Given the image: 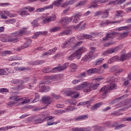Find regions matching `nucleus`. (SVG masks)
Masks as SVG:
<instances>
[{
    "instance_id": "55",
    "label": "nucleus",
    "mask_w": 131,
    "mask_h": 131,
    "mask_svg": "<svg viewBox=\"0 0 131 131\" xmlns=\"http://www.w3.org/2000/svg\"><path fill=\"white\" fill-rule=\"evenodd\" d=\"M128 28L127 26L121 27L118 29L119 31H121V30H126Z\"/></svg>"
},
{
    "instance_id": "24",
    "label": "nucleus",
    "mask_w": 131,
    "mask_h": 131,
    "mask_svg": "<svg viewBox=\"0 0 131 131\" xmlns=\"http://www.w3.org/2000/svg\"><path fill=\"white\" fill-rule=\"evenodd\" d=\"M130 57V55L129 54H123L121 56L120 58L119 57V61H124V60H126V59H128Z\"/></svg>"
},
{
    "instance_id": "40",
    "label": "nucleus",
    "mask_w": 131,
    "mask_h": 131,
    "mask_svg": "<svg viewBox=\"0 0 131 131\" xmlns=\"http://www.w3.org/2000/svg\"><path fill=\"white\" fill-rule=\"evenodd\" d=\"M20 35H19V32L13 33L11 34V38H14V37H19Z\"/></svg>"
},
{
    "instance_id": "60",
    "label": "nucleus",
    "mask_w": 131,
    "mask_h": 131,
    "mask_svg": "<svg viewBox=\"0 0 131 131\" xmlns=\"http://www.w3.org/2000/svg\"><path fill=\"white\" fill-rule=\"evenodd\" d=\"M32 24L34 27H37V20L35 19L33 20V21L32 23Z\"/></svg>"
},
{
    "instance_id": "19",
    "label": "nucleus",
    "mask_w": 131,
    "mask_h": 131,
    "mask_svg": "<svg viewBox=\"0 0 131 131\" xmlns=\"http://www.w3.org/2000/svg\"><path fill=\"white\" fill-rule=\"evenodd\" d=\"M31 39H29L27 40V41L25 42V44L23 46H21V50H23L24 49H26L29 47L31 45Z\"/></svg>"
},
{
    "instance_id": "35",
    "label": "nucleus",
    "mask_w": 131,
    "mask_h": 131,
    "mask_svg": "<svg viewBox=\"0 0 131 131\" xmlns=\"http://www.w3.org/2000/svg\"><path fill=\"white\" fill-rule=\"evenodd\" d=\"M57 47H55L52 49H50L49 50L47 53H48V55L49 56H50L51 55H52V54H53V53H55V52H56V51H57Z\"/></svg>"
},
{
    "instance_id": "32",
    "label": "nucleus",
    "mask_w": 131,
    "mask_h": 131,
    "mask_svg": "<svg viewBox=\"0 0 131 131\" xmlns=\"http://www.w3.org/2000/svg\"><path fill=\"white\" fill-rule=\"evenodd\" d=\"M61 29V27L57 26L54 27L53 28L50 29V32H56V31H59V30Z\"/></svg>"
},
{
    "instance_id": "58",
    "label": "nucleus",
    "mask_w": 131,
    "mask_h": 131,
    "mask_svg": "<svg viewBox=\"0 0 131 131\" xmlns=\"http://www.w3.org/2000/svg\"><path fill=\"white\" fill-rule=\"evenodd\" d=\"M0 16L2 19H8V16L4 15V13H3V11L0 12Z\"/></svg>"
},
{
    "instance_id": "50",
    "label": "nucleus",
    "mask_w": 131,
    "mask_h": 131,
    "mask_svg": "<svg viewBox=\"0 0 131 131\" xmlns=\"http://www.w3.org/2000/svg\"><path fill=\"white\" fill-rule=\"evenodd\" d=\"M109 80L111 82H116V81H117V78H115L114 77H112L110 78Z\"/></svg>"
},
{
    "instance_id": "43",
    "label": "nucleus",
    "mask_w": 131,
    "mask_h": 131,
    "mask_svg": "<svg viewBox=\"0 0 131 131\" xmlns=\"http://www.w3.org/2000/svg\"><path fill=\"white\" fill-rule=\"evenodd\" d=\"M37 101H39V95L38 94H36L35 95V98L33 100V103H36V102H37Z\"/></svg>"
},
{
    "instance_id": "20",
    "label": "nucleus",
    "mask_w": 131,
    "mask_h": 131,
    "mask_svg": "<svg viewBox=\"0 0 131 131\" xmlns=\"http://www.w3.org/2000/svg\"><path fill=\"white\" fill-rule=\"evenodd\" d=\"M115 61H119V57L117 56H114L111 58L110 60L107 61L108 64H112V63H114Z\"/></svg>"
},
{
    "instance_id": "12",
    "label": "nucleus",
    "mask_w": 131,
    "mask_h": 131,
    "mask_svg": "<svg viewBox=\"0 0 131 131\" xmlns=\"http://www.w3.org/2000/svg\"><path fill=\"white\" fill-rule=\"evenodd\" d=\"M86 86H88V84L84 82L81 85L74 87V90H75V91H81L83 89H85Z\"/></svg>"
},
{
    "instance_id": "48",
    "label": "nucleus",
    "mask_w": 131,
    "mask_h": 131,
    "mask_svg": "<svg viewBox=\"0 0 131 131\" xmlns=\"http://www.w3.org/2000/svg\"><path fill=\"white\" fill-rule=\"evenodd\" d=\"M82 41H79L75 44V46H73V49H75L77 47H79V46H81L82 45Z\"/></svg>"
},
{
    "instance_id": "26",
    "label": "nucleus",
    "mask_w": 131,
    "mask_h": 131,
    "mask_svg": "<svg viewBox=\"0 0 131 131\" xmlns=\"http://www.w3.org/2000/svg\"><path fill=\"white\" fill-rule=\"evenodd\" d=\"M109 10H105L102 11V18L105 19V18H107L108 16H109Z\"/></svg>"
},
{
    "instance_id": "28",
    "label": "nucleus",
    "mask_w": 131,
    "mask_h": 131,
    "mask_svg": "<svg viewBox=\"0 0 131 131\" xmlns=\"http://www.w3.org/2000/svg\"><path fill=\"white\" fill-rule=\"evenodd\" d=\"M65 95L67 96L68 97H72L74 94H75V93L73 92L72 91L70 90H67L64 92Z\"/></svg>"
},
{
    "instance_id": "42",
    "label": "nucleus",
    "mask_w": 131,
    "mask_h": 131,
    "mask_svg": "<svg viewBox=\"0 0 131 131\" xmlns=\"http://www.w3.org/2000/svg\"><path fill=\"white\" fill-rule=\"evenodd\" d=\"M21 81V80L15 79L11 81L12 83H13V84H18V83H20V82Z\"/></svg>"
},
{
    "instance_id": "1",
    "label": "nucleus",
    "mask_w": 131,
    "mask_h": 131,
    "mask_svg": "<svg viewBox=\"0 0 131 131\" xmlns=\"http://www.w3.org/2000/svg\"><path fill=\"white\" fill-rule=\"evenodd\" d=\"M117 85L116 84L113 83H110V84L107 85H105L103 87H102L100 90V92L101 93H102V96H105L106 95L108 94V91L109 90H115L116 89V87Z\"/></svg>"
},
{
    "instance_id": "16",
    "label": "nucleus",
    "mask_w": 131,
    "mask_h": 131,
    "mask_svg": "<svg viewBox=\"0 0 131 131\" xmlns=\"http://www.w3.org/2000/svg\"><path fill=\"white\" fill-rule=\"evenodd\" d=\"M93 56H94L93 52H90V53H88L84 57L82 58V61H86L87 60H89V59H91Z\"/></svg>"
},
{
    "instance_id": "5",
    "label": "nucleus",
    "mask_w": 131,
    "mask_h": 131,
    "mask_svg": "<svg viewBox=\"0 0 131 131\" xmlns=\"http://www.w3.org/2000/svg\"><path fill=\"white\" fill-rule=\"evenodd\" d=\"M119 50H120V47L119 46L116 47L114 49L111 48L110 49L106 50L102 53V56H107V55L109 54H113V53H115V52L119 51Z\"/></svg>"
},
{
    "instance_id": "18",
    "label": "nucleus",
    "mask_w": 131,
    "mask_h": 131,
    "mask_svg": "<svg viewBox=\"0 0 131 131\" xmlns=\"http://www.w3.org/2000/svg\"><path fill=\"white\" fill-rule=\"evenodd\" d=\"M92 71L93 74L94 73L101 74L104 72V70H102V67H101L99 69L92 68Z\"/></svg>"
},
{
    "instance_id": "38",
    "label": "nucleus",
    "mask_w": 131,
    "mask_h": 131,
    "mask_svg": "<svg viewBox=\"0 0 131 131\" xmlns=\"http://www.w3.org/2000/svg\"><path fill=\"white\" fill-rule=\"evenodd\" d=\"M73 93H75L72 96L73 99H77V98L79 97V92L73 91Z\"/></svg>"
},
{
    "instance_id": "59",
    "label": "nucleus",
    "mask_w": 131,
    "mask_h": 131,
    "mask_svg": "<svg viewBox=\"0 0 131 131\" xmlns=\"http://www.w3.org/2000/svg\"><path fill=\"white\" fill-rule=\"evenodd\" d=\"M26 9L29 10V12H33V11H34V10H35V8L34 7H26Z\"/></svg>"
},
{
    "instance_id": "2",
    "label": "nucleus",
    "mask_w": 131,
    "mask_h": 131,
    "mask_svg": "<svg viewBox=\"0 0 131 131\" xmlns=\"http://www.w3.org/2000/svg\"><path fill=\"white\" fill-rule=\"evenodd\" d=\"M72 17H64L62 18L59 21L58 23L59 24H63L62 25V28L65 29L67 28L66 26L67 24L70 23L71 21H72Z\"/></svg>"
},
{
    "instance_id": "4",
    "label": "nucleus",
    "mask_w": 131,
    "mask_h": 131,
    "mask_svg": "<svg viewBox=\"0 0 131 131\" xmlns=\"http://www.w3.org/2000/svg\"><path fill=\"white\" fill-rule=\"evenodd\" d=\"M86 51V49L85 47H82L79 48L78 50L76 51V53H74L75 55V57L78 60H79L81 57V55L82 53H84V52Z\"/></svg>"
},
{
    "instance_id": "21",
    "label": "nucleus",
    "mask_w": 131,
    "mask_h": 131,
    "mask_svg": "<svg viewBox=\"0 0 131 131\" xmlns=\"http://www.w3.org/2000/svg\"><path fill=\"white\" fill-rule=\"evenodd\" d=\"M103 105V102H99L94 105L93 106L91 107V110L92 111L94 110H97L98 108H99L100 106H102Z\"/></svg>"
},
{
    "instance_id": "39",
    "label": "nucleus",
    "mask_w": 131,
    "mask_h": 131,
    "mask_svg": "<svg viewBox=\"0 0 131 131\" xmlns=\"http://www.w3.org/2000/svg\"><path fill=\"white\" fill-rule=\"evenodd\" d=\"M7 74V71L5 69H0V76L6 75Z\"/></svg>"
},
{
    "instance_id": "64",
    "label": "nucleus",
    "mask_w": 131,
    "mask_h": 131,
    "mask_svg": "<svg viewBox=\"0 0 131 131\" xmlns=\"http://www.w3.org/2000/svg\"><path fill=\"white\" fill-rule=\"evenodd\" d=\"M80 81H81L80 79H78V80L75 79L72 81V83H73L74 84H76L79 82H80Z\"/></svg>"
},
{
    "instance_id": "8",
    "label": "nucleus",
    "mask_w": 131,
    "mask_h": 131,
    "mask_svg": "<svg viewBox=\"0 0 131 131\" xmlns=\"http://www.w3.org/2000/svg\"><path fill=\"white\" fill-rule=\"evenodd\" d=\"M56 20V15L53 14L51 16L46 17L42 21L44 24H47L51 22V21H55Z\"/></svg>"
},
{
    "instance_id": "41",
    "label": "nucleus",
    "mask_w": 131,
    "mask_h": 131,
    "mask_svg": "<svg viewBox=\"0 0 131 131\" xmlns=\"http://www.w3.org/2000/svg\"><path fill=\"white\" fill-rule=\"evenodd\" d=\"M58 123H60V121H57L55 122H52L51 121H48L47 122V125H54L56 124H58Z\"/></svg>"
},
{
    "instance_id": "52",
    "label": "nucleus",
    "mask_w": 131,
    "mask_h": 131,
    "mask_svg": "<svg viewBox=\"0 0 131 131\" xmlns=\"http://www.w3.org/2000/svg\"><path fill=\"white\" fill-rule=\"evenodd\" d=\"M45 7H44V8H38V9H37L35 11V12H36V13H39V12H44V11H45Z\"/></svg>"
},
{
    "instance_id": "34",
    "label": "nucleus",
    "mask_w": 131,
    "mask_h": 131,
    "mask_svg": "<svg viewBox=\"0 0 131 131\" xmlns=\"http://www.w3.org/2000/svg\"><path fill=\"white\" fill-rule=\"evenodd\" d=\"M28 33H29V31H24V30H20L18 32V34H19V36L23 35V34H28Z\"/></svg>"
},
{
    "instance_id": "37",
    "label": "nucleus",
    "mask_w": 131,
    "mask_h": 131,
    "mask_svg": "<svg viewBox=\"0 0 131 131\" xmlns=\"http://www.w3.org/2000/svg\"><path fill=\"white\" fill-rule=\"evenodd\" d=\"M86 4V1H82L78 3L76 5V7H82V6H83L84 5H85Z\"/></svg>"
},
{
    "instance_id": "30",
    "label": "nucleus",
    "mask_w": 131,
    "mask_h": 131,
    "mask_svg": "<svg viewBox=\"0 0 131 131\" xmlns=\"http://www.w3.org/2000/svg\"><path fill=\"white\" fill-rule=\"evenodd\" d=\"M18 13L21 17H25V16H28L29 15V13H28L26 11H19Z\"/></svg>"
},
{
    "instance_id": "54",
    "label": "nucleus",
    "mask_w": 131,
    "mask_h": 131,
    "mask_svg": "<svg viewBox=\"0 0 131 131\" xmlns=\"http://www.w3.org/2000/svg\"><path fill=\"white\" fill-rule=\"evenodd\" d=\"M55 70H57L58 71H59V66L56 67L51 69V72L52 73H54L56 72V71H55Z\"/></svg>"
},
{
    "instance_id": "6",
    "label": "nucleus",
    "mask_w": 131,
    "mask_h": 131,
    "mask_svg": "<svg viewBox=\"0 0 131 131\" xmlns=\"http://www.w3.org/2000/svg\"><path fill=\"white\" fill-rule=\"evenodd\" d=\"M114 35H116V32H110L106 34L105 36L103 38L102 41H108L112 38H114Z\"/></svg>"
},
{
    "instance_id": "51",
    "label": "nucleus",
    "mask_w": 131,
    "mask_h": 131,
    "mask_svg": "<svg viewBox=\"0 0 131 131\" xmlns=\"http://www.w3.org/2000/svg\"><path fill=\"white\" fill-rule=\"evenodd\" d=\"M51 96L54 99H56V100H58V99H60V96H58L54 93H52Z\"/></svg>"
},
{
    "instance_id": "49",
    "label": "nucleus",
    "mask_w": 131,
    "mask_h": 131,
    "mask_svg": "<svg viewBox=\"0 0 131 131\" xmlns=\"http://www.w3.org/2000/svg\"><path fill=\"white\" fill-rule=\"evenodd\" d=\"M15 104H16V102L10 101V102H8L7 105H8V106H9V107H13V106H14V105H15Z\"/></svg>"
},
{
    "instance_id": "31",
    "label": "nucleus",
    "mask_w": 131,
    "mask_h": 131,
    "mask_svg": "<svg viewBox=\"0 0 131 131\" xmlns=\"http://www.w3.org/2000/svg\"><path fill=\"white\" fill-rule=\"evenodd\" d=\"M126 0H117L115 1H113L111 2L112 4H115L116 3L117 5H121L122 4H123V3H125V1Z\"/></svg>"
},
{
    "instance_id": "33",
    "label": "nucleus",
    "mask_w": 131,
    "mask_h": 131,
    "mask_svg": "<svg viewBox=\"0 0 131 131\" xmlns=\"http://www.w3.org/2000/svg\"><path fill=\"white\" fill-rule=\"evenodd\" d=\"M42 72L43 73H49V72H52V69L50 68V67L46 68L42 70Z\"/></svg>"
},
{
    "instance_id": "63",
    "label": "nucleus",
    "mask_w": 131,
    "mask_h": 131,
    "mask_svg": "<svg viewBox=\"0 0 131 131\" xmlns=\"http://www.w3.org/2000/svg\"><path fill=\"white\" fill-rule=\"evenodd\" d=\"M53 5L54 6H55V7H59V6H60V5H61V3H60L58 1H54Z\"/></svg>"
},
{
    "instance_id": "56",
    "label": "nucleus",
    "mask_w": 131,
    "mask_h": 131,
    "mask_svg": "<svg viewBox=\"0 0 131 131\" xmlns=\"http://www.w3.org/2000/svg\"><path fill=\"white\" fill-rule=\"evenodd\" d=\"M122 127H124V124H121L118 126H116L115 128V129H120Z\"/></svg>"
},
{
    "instance_id": "7",
    "label": "nucleus",
    "mask_w": 131,
    "mask_h": 131,
    "mask_svg": "<svg viewBox=\"0 0 131 131\" xmlns=\"http://www.w3.org/2000/svg\"><path fill=\"white\" fill-rule=\"evenodd\" d=\"M53 119V117L49 116V117H46L44 118L43 119H37L34 120V124H38V123H42L43 121H48V120H51Z\"/></svg>"
},
{
    "instance_id": "61",
    "label": "nucleus",
    "mask_w": 131,
    "mask_h": 131,
    "mask_svg": "<svg viewBox=\"0 0 131 131\" xmlns=\"http://www.w3.org/2000/svg\"><path fill=\"white\" fill-rule=\"evenodd\" d=\"M100 15H102V11H98L96 12L94 14V17H97V16H100Z\"/></svg>"
},
{
    "instance_id": "11",
    "label": "nucleus",
    "mask_w": 131,
    "mask_h": 131,
    "mask_svg": "<svg viewBox=\"0 0 131 131\" xmlns=\"http://www.w3.org/2000/svg\"><path fill=\"white\" fill-rule=\"evenodd\" d=\"M85 83L87 84V86L86 88H84V93H90V92H92V91H93V89H92V83L85 82Z\"/></svg>"
},
{
    "instance_id": "53",
    "label": "nucleus",
    "mask_w": 131,
    "mask_h": 131,
    "mask_svg": "<svg viewBox=\"0 0 131 131\" xmlns=\"http://www.w3.org/2000/svg\"><path fill=\"white\" fill-rule=\"evenodd\" d=\"M99 85H100V84L99 83H97V84H94V85H93L92 86V90H97V89L98 88V86H99Z\"/></svg>"
},
{
    "instance_id": "15",
    "label": "nucleus",
    "mask_w": 131,
    "mask_h": 131,
    "mask_svg": "<svg viewBox=\"0 0 131 131\" xmlns=\"http://www.w3.org/2000/svg\"><path fill=\"white\" fill-rule=\"evenodd\" d=\"M40 34H42V35H47V34H48V32H37L34 33V35L32 36V38H34L35 39L37 38V37H38Z\"/></svg>"
},
{
    "instance_id": "10",
    "label": "nucleus",
    "mask_w": 131,
    "mask_h": 131,
    "mask_svg": "<svg viewBox=\"0 0 131 131\" xmlns=\"http://www.w3.org/2000/svg\"><path fill=\"white\" fill-rule=\"evenodd\" d=\"M39 88L41 93H43V92H49V91H50V86H46V85L43 84V83L39 84Z\"/></svg>"
},
{
    "instance_id": "45",
    "label": "nucleus",
    "mask_w": 131,
    "mask_h": 131,
    "mask_svg": "<svg viewBox=\"0 0 131 131\" xmlns=\"http://www.w3.org/2000/svg\"><path fill=\"white\" fill-rule=\"evenodd\" d=\"M70 67L72 69H73V70H76V69H77V65L75 63H71L70 64Z\"/></svg>"
},
{
    "instance_id": "62",
    "label": "nucleus",
    "mask_w": 131,
    "mask_h": 131,
    "mask_svg": "<svg viewBox=\"0 0 131 131\" xmlns=\"http://www.w3.org/2000/svg\"><path fill=\"white\" fill-rule=\"evenodd\" d=\"M128 34V32H124L121 34V37H126Z\"/></svg>"
},
{
    "instance_id": "13",
    "label": "nucleus",
    "mask_w": 131,
    "mask_h": 131,
    "mask_svg": "<svg viewBox=\"0 0 131 131\" xmlns=\"http://www.w3.org/2000/svg\"><path fill=\"white\" fill-rule=\"evenodd\" d=\"M81 16H82V15L79 14V13H75L73 16L74 17V19L73 20V23H78Z\"/></svg>"
},
{
    "instance_id": "36",
    "label": "nucleus",
    "mask_w": 131,
    "mask_h": 131,
    "mask_svg": "<svg viewBox=\"0 0 131 131\" xmlns=\"http://www.w3.org/2000/svg\"><path fill=\"white\" fill-rule=\"evenodd\" d=\"M8 54H9V55H10V54H12V52H11L9 50H6V51L1 52V54L3 56H7V55H8Z\"/></svg>"
},
{
    "instance_id": "14",
    "label": "nucleus",
    "mask_w": 131,
    "mask_h": 131,
    "mask_svg": "<svg viewBox=\"0 0 131 131\" xmlns=\"http://www.w3.org/2000/svg\"><path fill=\"white\" fill-rule=\"evenodd\" d=\"M73 131H91L92 130V128L91 127H86L85 128H73Z\"/></svg>"
},
{
    "instance_id": "17",
    "label": "nucleus",
    "mask_w": 131,
    "mask_h": 131,
    "mask_svg": "<svg viewBox=\"0 0 131 131\" xmlns=\"http://www.w3.org/2000/svg\"><path fill=\"white\" fill-rule=\"evenodd\" d=\"M45 63V60H36L34 61H31L30 62V65H41V64H43Z\"/></svg>"
},
{
    "instance_id": "27",
    "label": "nucleus",
    "mask_w": 131,
    "mask_h": 131,
    "mask_svg": "<svg viewBox=\"0 0 131 131\" xmlns=\"http://www.w3.org/2000/svg\"><path fill=\"white\" fill-rule=\"evenodd\" d=\"M68 65H69V63L66 62L63 64L62 66H59V72L63 71V70H65L67 67H68Z\"/></svg>"
},
{
    "instance_id": "3",
    "label": "nucleus",
    "mask_w": 131,
    "mask_h": 131,
    "mask_svg": "<svg viewBox=\"0 0 131 131\" xmlns=\"http://www.w3.org/2000/svg\"><path fill=\"white\" fill-rule=\"evenodd\" d=\"M75 43V37H73L70 38L69 40H66V41L61 45V48L62 49H66L68 47H70Z\"/></svg>"
},
{
    "instance_id": "57",
    "label": "nucleus",
    "mask_w": 131,
    "mask_h": 131,
    "mask_svg": "<svg viewBox=\"0 0 131 131\" xmlns=\"http://www.w3.org/2000/svg\"><path fill=\"white\" fill-rule=\"evenodd\" d=\"M60 56H61V54L58 53V54H56L55 55L53 56V58L55 59V60H56V59L60 58Z\"/></svg>"
},
{
    "instance_id": "25",
    "label": "nucleus",
    "mask_w": 131,
    "mask_h": 131,
    "mask_svg": "<svg viewBox=\"0 0 131 131\" xmlns=\"http://www.w3.org/2000/svg\"><path fill=\"white\" fill-rule=\"evenodd\" d=\"M93 128L94 130H98V131L104 130V129H105V127H101L99 125L93 126Z\"/></svg>"
},
{
    "instance_id": "23",
    "label": "nucleus",
    "mask_w": 131,
    "mask_h": 131,
    "mask_svg": "<svg viewBox=\"0 0 131 131\" xmlns=\"http://www.w3.org/2000/svg\"><path fill=\"white\" fill-rule=\"evenodd\" d=\"M50 99H51V98L48 96H43L42 98V102L45 104H50Z\"/></svg>"
},
{
    "instance_id": "46",
    "label": "nucleus",
    "mask_w": 131,
    "mask_h": 131,
    "mask_svg": "<svg viewBox=\"0 0 131 131\" xmlns=\"http://www.w3.org/2000/svg\"><path fill=\"white\" fill-rule=\"evenodd\" d=\"M68 60H70V61H72L73 60H74L75 59V55H74V53L70 55L68 57Z\"/></svg>"
},
{
    "instance_id": "9",
    "label": "nucleus",
    "mask_w": 131,
    "mask_h": 131,
    "mask_svg": "<svg viewBox=\"0 0 131 131\" xmlns=\"http://www.w3.org/2000/svg\"><path fill=\"white\" fill-rule=\"evenodd\" d=\"M1 41L5 42L6 41H12V42H17L18 41V38H11V37H4L1 38Z\"/></svg>"
},
{
    "instance_id": "29",
    "label": "nucleus",
    "mask_w": 131,
    "mask_h": 131,
    "mask_svg": "<svg viewBox=\"0 0 131 131\" xmlns=\"http://www.w3.org/2000/svg\"><path fill=\"white\" fill-rule=\"evenodd\" d=\"M72 33V30L69 29L67 30L60 33L61 35H68V34H71Z\"/></svg>"
},
{
    "instance_id": "44",
    "label": "nucleus",
    "mask_w": 131,
    "mask_h": 131,
    "mask_svg": "<svg viewBox=\"0 0 131 131\" xmlns=\"http://www.w3.org/2000/svg\"><path fill=\"white\" fill-rule=\"evenodd\" d=\"M83 37H85L86 39H90V40H92L93 39V36L92 35H88L86 34L85 35H83L82 36Z\"/></svg>"
},
{
    "instance_id": "47",
    "label": "nucleus",
    "mask_w": 131,
    "mask_h": 131,
    "mask_svg": "<svg viewBox=\"0 0 131 131\" xmlns=\"http://www.w3.org/2000/svg\"><path fill=\"white\" fill-rule=\"evenodd\" d=\"M103 59L102 58H100L97 60H96V63L95 65L96 66H98V65H100V64H102V62H103Z\"/></svg>"
},
{
    "instance_id": "22",
    "label": "nucleus",
    "mask_w": 131,
    "mask_h": 131,
    "mask_svg": "<svg viewBox=\"0 0 131 131\" xmlns=\"http://www.w3.org/2000/svg\"><path fill=\"white\" fill-rule=\"evenodd\" d=\"M88 118H89V116L86 115H84L81 116L77 117L75 119L77 121H79V120H85V119H88Z\"/></svg>"
}]
</instances>
